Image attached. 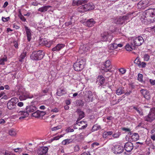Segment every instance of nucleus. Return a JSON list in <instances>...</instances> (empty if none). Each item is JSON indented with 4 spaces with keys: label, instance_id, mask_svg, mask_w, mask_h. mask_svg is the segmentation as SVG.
<instances>
[{
    "label": "nucleus",
    "instance_id": "1",
    "mask_svg": "<svg viewBox=\"0 0 155 155\" xmlns=\"http://www.w3.org/2000/svg\"><path fill=\"white\" fill-rule=\"evenodd\" d=\"M141 20L145 24L155 22V9L151 8L145 11L141 16Z\"/></svg>",
    "mask_w": 155,
    "mask_h": 155
},
{
    "label": "nucleus",
    "instance_id": "2",
    "mask_svg": "<svg viewBox=\"0 0 155 155\" xmlns=\"http://www.w3.org/2000/svg\"><path fill=\"white\" fill-rule=\"evenodd\" d=\"M44 53L41 50L33 51L30 56V59L33 61L41 60L44 56Z\"/></svg>",
    "mask_w": 155,
    "mask_h": 155
},
{
    "label": "nucleus",
    "instance_id": "3",
    "mask_svg": "<svg viewBox=\"0 0 155 155\" xmlns=\"http://www.w3.org/2000/svg\"><path fill=\"white\" fill-rule=\"evenodd\" d=\"M84 66V63L82 59L78 60L73 65L74 70L77 71L82 70Z\"/></svg>",
    "mask_w": 155,
    "mask_h": 155
},
{
    "label": "nucleus",
    "instance_id": "4",
    "mask_svg": "<svg viewBox=\"0 0 155 155\" xmlns=\"http://www.w3.org/2000/svg\"><path fill=\"white\" fill-rule=\"evenodd\" d=\"M18 101L17 98L13 97L7 103V107L9 110H12L15 108L16 104Z\"/></svg>",
    "mask_w": 155,
    "mask_h": 155
},
{
    "label": "nucleus",
    "instance_id": "5",
    "mask_svg": "<svg viewBox=\"0 0 155 155\" xmlns=\"http://www.w3.org/2000/svg\"><path fill=\"white\" fill-rule=\"evenodd\" d=\"M145 120L147 121L151 122L155 119V108L152 109L148 115L145 117Z\"/></svg>",
    "mask_w": 155,
    "mask_h": 155
},
{
    "label": "nucleus",
    "instance_id": "6",
    "mask_svg": "<svg viewBox=\"0 0 155 155\" xmlns=\"http://www.w3.org/2000/svg\"><path fill=\"white\" fill-rule=\"evenodd\" d=\"M84 96L86 97V98L85 99V101L87 103L93 101V95L92 91H85Z\"/></svg>",
    "mask_w": 155,
    "mask_h": 155
},
{
    "label": "nucleus",
    "instance_id": "7",
    "mask_svg": "<svg viewBox=\"0 0 155 155\" xmlns=\"http://www.w3.org/2000/svg\"><path fill=\"white\" fill-rule=\"evenodd\" d=\"M112 151L115 154L122 153L124 150L123 147L120 145H117L113 147L112 148Z\"/></svg>",
    "mask_w": 155,
    "mask_h": 155
},
{
    "label": "nucleus",
    "instance_id": "8",
    "mask_svg": "<svg viewBox=\"0 0 155 155\" xmlns=\"http://www.w3.org/2000/svg\"><path fill=\"white\" fill-rule=\"evenodd\" d=\"M101 39L103 41H110L112 38L111 35L107 32H104L101 34Z\"/></svg>",
    "mask_w": 155,
    "mask_h": 155
},
{
    "label": "nucleus",
    "instance_id": "9",
    "mask_svg": "<svg viewBox=\"0 0 155 155\" xmlns=\"http://www.w3.org/2000/svg\"><path fill=\"white\" fill-rule=\"evenodd\" d=\"M144 42L143 38L141 36H139L135 38L134 39V45L136 46H140L142 45Z\"/></svg>",
    "mask_w": 155,
    "mask_h": 155
},
{
    "label": "nucleus",
    "instance_id": "10",
    "mask_svg": "<svg viewBox=\"0 0 155 155\" xmlns=\"http://www.w3.org/2000/svg\"><path fill=\"white\" fill-rule=\"evenodd\" d=\"M148 2L147 0H142L138 3L137 6L138 8H140L144 9L148 6Z\"/></svg>",
    "mask_w": 155,
    "mask_h": 155
},
{
    "label": "nucleus",
    "instance_id": "11",
    "mask_svg": "<svg viewBox=\"0 0 155 155\" xmlns=\"http://www.w3.org/2000/svg\"><path fill=\"white\" fill-rule=\"evenodd\" d=\"M134 145L133 143L130 142H127L124 146L125 150L127 152H130L133 149Z\"/></svg>",
    "mask_w": 155,
    "mask_h": 155
},
{
    "label": "nucleus",
    "instance_id": "12",
    "mask_svg": "<svg viewBox=\"0 0 155 155\" xmlns=\"http://www.w3.org/2000/svg\"><path fill=\"white\" fill-rule=\"evenodd\" d=\"M48 150V148L46 147H42L38 150V155H45Z\"/></svg>",
    "mask_w": 155,
    "mask_h": 155
},
{
    "label": "nucleus",
    "instance_id": "13",
    "mask_svg": "<svg viewBox=\"0 0 155 155\" xmlns=\"http://www.w3.org/2000/svg\"><path fill=\"white\" fill-rule=\"evenodd\" d=\"M90 49V47L87 44L81 45L79 48V52L81 54L87 52Z\"/></svg>",
    "mask_w": 155,
    "mask_h": 155
},
{
    "label": "nucleus",
    "instance_id": "14",
    "mask_svg": "<svg viewBox=\"0 0 155 155\" xmlns=\"http://www.w3.org/2000/svg\"><path fill=\"white\" fill-rule=\"evenodd\" d=\"M25 28L26 31L27 39L28 41L29 42L31 41V31L30 29L26 26H25Z\"/></svg>",
    "mask_w": 155,
    "mask_h": 155
},
{
    "label": "nucleus",
    "instance_id": "15",
    "mask_svg": "<svg viewBox=\"0 0 155 155\" xmlns=\"http://www.w3.org/2000/svg\"><path fill=\"white\" fill-rule=\"evenodd\" d=\"M18 115L21 116L19 118V120L23 119L26 117H28L29 115V114L25 111H20L18 112Z\"/></svg>",
    "mask_w": 155,
    "mask_h": 155
},
{
    "label": "nucleus",
    "instance_id": "16",
    "mask_svg": "<svg viewBox=\"0 0 155 155\" xmlns=\"http://www.w3.org/2000/svg\"><path fill=\"white\" fill-rule=\"evenodd\" d=\"M65 45L62 44H58L52 49L53 51H59L65 47Z\"/></svg>",
    "mask_w": 155,
    "mask_h": 155
},
{
    "label": "nucleus",
    "instance_id": "17",
    "mask_svg": "<svg viewBox=\"0 0 155 155\" xmlns=\"http://www.w3.org/2000/svg\"><path fill=\"white\" fill-rule=\"evenodd\" d=\"M140 92L144 98L147 100L150 98V96L148 92L146 90L142 89L140 90Z\"/></svg>",
    "mask_w": 155,
    "mask_h": 155
},
{
    "label": "nucleus",
    "instance_id": "18",
    "mask_svg": "<svg viewBox=\"0 0 155 155\" xmlns=\"http://www.w3.org/2000/svg\"><path fill=\"white\" fill-rule=\"evenodd\" d=\"M122 18V16L117 17L116 18L114 19L113 22L116 24L122 25L124 23V20Z\"/></svg>",
    "mask_w": 155,
    "mask_h": 155
},
{
    "label": "nucleus",
    "instance_id": "19",
    "mask_svg": "<svg viewBox=\"0 0 155 155\" xmlns=\"http://www.w3.org/2000/svg\"><path fill=\"white\" fill-rule=\"evenodd\" d=\"M36 110V107L33 105L27 106L26 108V110L28 113L34 112Z\"/></svg>",
    "mask_w": 155,
    "mask_h": 155
},
{
    "label": "nucleus",
    "instance_id": "20",
    "mask_svg": "<svg viewBox=\"0 0 155 155\" xmlns=\"http://www.w3.org/2000/svg\"><path fill=\"white\" fill-rule=\"evenodd\" d=\"M87 11L92 10L94 8V5L92 3H88L84 5Z\"/></svg>",
    "mask_w": 155,
    "mask_h": 155
},
{
    "label": "nucleus",
    "instance_id": "21",
    "mask_svg": "<svg viewBox=\"0 0 155 155\" xmlns=\"http://www.w3.org/2000/svg\"><path fill=\"white\" fill-rule=\"evenodd\" d=\"M96 23L94 19L91 18L88 20L85 23V25L88 27H91Z\"/></svg>",
    "mask_w": 155,
    "mask_h": 155
},
{
    "label": "nucleus",
    "instance_id": "22",
    "mask_svg": "<svg viewBox=\"0 0 155 155\" xmlns=\"http://www.w3.org/2000/svg\"><path fill=\"white\" fill-rule=\"evenodd\" d=\"M51 7V6L49 5L44 6L39 8L38 11L42 13H45L47 12L48 9Z\"/></svg>",
    "mask_w": 155,
    "mask_h": 155
},
{
    "label": "nucleus",
    "instance_id": "23",
    "mask_svg": "<svg viewBox=\"0 0 155 155\" xmlns=\"http://www.w3.org/2000/svg\"><path fill=\"white\" fill-rule=\"evenodd\" d=\"M132 13L131 14L130 13H128L127 14L125 15L122 16V18L123 19L124 23L125 21H129L130 20V19H132L133 18V17H132Z\"/></svg>",
    "mask_w": 155,
    "mask_h": 155
},
{
    "label": "nucleus",
    "instance_id": "24",
    "mask_svg": "<svg viewBox=\"0 0 155 155\" xmlns=\"http://www.w3.org/2000/svg\"><path fill=\"white\" fill-rule=\"evenodd\" d=\"M66 93V91L64 89L60 88L58 89L57 94L58 96H61L64 94Z\"/></svg>",
    "mask_w": 155,
    "mask_h": 155
},
{
    "label": "nucleus",
    "instance_id": "25",
    "mask_svg": "<svg viewBox=\"0 0 155 155\" xmlns=\"http://www.w3.org/2000/svg\"><path fill=\"white\" fill-rule=\"evenodd\" d=\"M131 138L133 141H136L139 138V134L137 133H134L132 135Z\"/></svg>",
    "mask_w": 155,
    "mask_h": 155
},
{
    "label": "nucleus",
    "instance_id": "26",
    "mask_svg": "<svg viewBox=\"0 0 155 155\" xmlns=\"http://www.w3.org/2000/svg\"><path fill=\"white\" fill-rule=\"evenodd\" d=\"M113 132L112 131H104L102 135L103 137L104 138H106L108 136H110L113 134Z\"/></svg>",
    "mask_w": 155,
    "mask_h": 155
},
{
    "label": "nucleus",
    "instance_id": "27",
    "mask_svg": "<svg viewBox=\"0 0 155 155\" xmlns=\"http://www.w3.org/2000/svg\"><path fill=\"white\" fill-rule=\"evenodd\" d=\"M86 8L84 5H81L78 8V11L81 13H83L85 12H87L86 10Z\"/></svg>",
    "mask_w": 155,
    "mask_h": 155
},
{
    "label": "nucleus",
    "instance_id": "28",
    "mask_svg": "<svg viewBox=\"0 0 155 155\" xmlns=\"http://www.w3.org/2000/svg\"><path fill=\"white\" fill-rule=\"evenodd\" d=\"M42 44L45 45L46 47H50L52 44L51 41H48L46 40H44L43 41Z\"/></svg>",
    "mask_w": 155,
    "mask_h": 155
},
{
    "label": "nucleus",
    "instance_id": "29",
    "mask_svg": "<svg viewBox=\"0 0 155 155\" xmlns=\"http://www.w3.org/2000/svg\"><path fill=\"white\" fill-rule=\"evenodd\" d=\"M21 94L23 95L26 99L28 98H31L33 97L32 95L30 96L29 93L27 92H24L21 93Z\"/></svg>",
    "mask_w": 155,
    "mask_h": 155
},
{
    "label": "nucleus",
    "instance_id": "30",
    "mask_svg": "<svg viewBox=\"0 0 155 155\" xmlns=\"http://www.w3.org/2000/svg\"><path fill=\"white\" fill-rule=\"evenodd\" d=\"M98 78H99V83L100 85L103 84L105 81L104 78L102 75H99L98 76Z\"/></svg>",
    "mask_w": 155,
    "mask_h": 155
},
{
    "label": "nucleus",
    "instance_id": "31",
    "mask_svg": "<svg viewBox=\"0 0 155 155\" xmlns=\"http://www.w3.org/2000/svg\"><path fill=\"white\" fill-rule=\"evenodd\" d=\"M26 54L27 53L25 51H24L23 53H22L20 56L19 61L20 62H22L23 61V59L26 56Z\"/></svg>",
    "mask_w": 155,
    "mask_h": 155
},
{
    "label": "nucleus",
    "instance_id": "32",
    "mask_svg": "<svg viewBox=\"0 0 155 155\" xmlns=\"http://www.w3.org/2000/svg\"><path fill=\"white\" fill-rule=\"evenodd\" d=\"M72 142L71 140L70 139H67L64 140L62 142L63 144L66 145L69 144Z\"/></svg>",
    "mask_w": 155,
    "mask_h": 155
},
{
    "label": "nucleus",
    "instance_id": "33",
    "mask_svg": "<svg viewBox=\"0 0 155 155\" xmlns=\"http://www.w3.org/2000/svg\"><path fill=\"white\" fill-rule=\"evenodd\" d=\"M18 17L20 18V19L24 22L26 21V19L22 15L20 11H19V14L18 15Z\"/></svg>",
    "mask_w": 155,
    "mask_h": 155
},
{
    "label": "nucleus",
    "instance_id": "34",
    "mask_svg": "<svg viewBox=\"0 0 155 155\" xmlns=\"http://www.w3.org/2000/svg\"><path fill=\"white\" fill-rule=\"evenodd\" d=\"M88 0H78L77 1V5H79L82 4H84L87 2Z\"/></svg>",
    "mask_w": 155,
    "mask_h": 155
},
{
    "label": "nucleus",
    "instance_id": "35",
    "mask_svg": "<svg viewBox=\"0 0 155 155\" xmlns=\"http://www.w3.org/2000/svg\"><path fill=\"white\" fill-rule=\"evenodd\" d=\"M125 48L126 50L128 51H131L133 49V48L129 44H127L126 45Z\"/></svg>",
    "mask_w": 155,
    "mask_h": 155
},
{
    "label": "nucleus",
    "instance_id": "36",
    "mask_svg": "<svg viewBox=\"0 0 155 155\" xmlns=\"http://www.w3.org/2000/svg\"><path fill=\"white\" fill-rule=\"evenodd\" d=\"M124 93V91L121 88L118 89L116 91V93L118 95H120Z\"/></svg>",
    "mask_w": 155,
    "mask_h": 155
},
{
    "label": "nucleus",
    "instance_id": "37",
    "mask_svg": "<svg viewBox=\"0 0 155 155\" xmlns=\"http://www.w3.org/2000/svg\"><path fill=\"white\" fill-rule=\"evenodd\" d=\"M32 116L36 118H38L40 117V115L38 110L33 113L32 114Z\"/></svg>",
    "mask_w": 155,
    "mask_h": 155
},
{
    "label": "nucleus",
    "instance_id": "38",
    "mask_svg": "<svg viewBox=\"0 0 155 155\" xmlns=\"http://www.w3.org/2000/svg\"><path fill=\"white\" fill-rule=\"evenodd\" d=\"M79 117L78 119V121H79L80 120L84 118L85 117V114L83 111L79 114Z\"/></svg>",
    "mask_w": 155,
    "mask_h": 155
},
{
    "label": "nucleus",
    "instance_id": "39",
    "mask_svg": "<svg viewBox=\"0 0 155 155\" xmlns=\"http://www.w3.org/2000/svg\"><path fill=\"white\" fill-rule=\"evenodd\" d=\"M7 61V57L1 58L0 60V64L4 65L5 64V62Z\"/></svg>",
    "mask_w": 155,
    "mask_h": 155
},
{
    "label": "nucleus",
    "instance_id": "40",
    "mask_svg": "<svg viewBox=\"0 0 155 155\" xmlns=\"http://www.w3.org/2000/svg\"><path fill=\"white\" fill-rule=\"evenodd\" d=\"M9 135L12 136H15L17 133L14 130L11 129L9 130Z\"/></svg>",
    "mask_w": 155,
    "mask_h": 155
},
{
    "label": "nucleus",
    "instance_id": "41",
    "mask_svg": "<svg viewBox=\"0 0 155 155\" xmlns=\"http://www.w3.org/2000/svg\"><path fill=\"white\" fill-rule=\"evenodd\" d=\"M111 62L110 61L108 60L106 61L104 65L106 68H109L111 65Z\"/></svg>",
    "mask_w": 155,
    "mask_h": 155
},
{
    "label": "nucleus",
    "instance_id": "42",
    "mask_svg": "<svg viewBox=\"0 0 155 155\" xmlns=\"http://www.w3.org/2000/svg\"><path fill=\"white\" fill-rule=\"evenodd\" d=\"M49 89L48 88H45V89L43 90L42 91V94L43 96L45 95L48 92Z\"/></svg>",
    "mask_w": 155,
    "mask_h": 155
},
{
    "label": "nucleus",
    "instance_id": "43",
    "mask_svg": "<svg viewBox=\"0 0 155 155\" xmlns=\"http://www.w3.org/2000/svg\"><path fill=\"white\" fill-rule=\"evenodd\" d=\"M101 129L100 126H98L96 125H94L92 128V130H97Z\"/></svg>",
    "mask_w": 155,
    "mask_h": 155
},
{
    "label": "nucleus",
    "instance_id": "44",
    "mask_svg": "<svg viewBox=\"0 0 155 155\" xmlns=\"http://www.w3.org/2000/svg\"><path fill=\"white\" fill-rule=\"evenodd\" d=\"M143 58L145 61H147L150 59V56L148 54H145Z\"/></svg>",
    "mask_w": 155,
    "mask_h": 155
},
{
    "label": "nucleus",
    "instance_id": "45",
    "mask_svg": "<svg viewBox=\"0 0 155 155\" xmlns=\"http://www.w3.org/2000/svg\"><path fill=\"white\" fill-rule=\"evenodd\" d=\"M61 125L57 126L56 127H52L51 128V130H52V131H54V130H58L59 129H61Z\"/></svg>",
    "mask_w": 155,
    "mask_h": 155
},
{
    "label": "nucleus",
    "instance_id": "46",
    "mask_svg": "<svg viewBox=\"0 0 155 155\" xmlns=\"http://www.w3.org/2000/svg\"><path fill=\"white\" fill-rule=\"evenodd\" d=\"M135 63L137 64L139 67L141 66V62L138 59L136 58L134 61Z\"/></svg>",
    "mask_w": 155,
    "mask_h": 155
},
{
    "label": "nucleus",
    "instance_id": "47",
    "mask_svg": "<svg viewBox=\"0 0 155 155\" xmlns=\"http://www.w3.org/2000/svg\"><path fill=\"white\" fill-rule=\"evenodd\" d=\"M119 71L122 74H124L126 72V70L124 68H121L119 69Z\"/></svg>",
    "mask_w": 155,
    "mask_h": 155
},
{
    "label": "nucleus",
    "instance_id": "48",
    "mask_svg": "<svg viewBox=\"0 0 155 155\" xmlns=\"http://www.w3.org/2000/svg\"><path fill=\"white\" fill-rule=\"evenodd\" d=\"M143 79V75L140 74H139L138 75V80L139 81H141Z\"/></svg>",
    "mask_w": 155,
    "mask_h": 155
},
{
    "label": "nucleus",
    "instance_id": "49",
    "mask_svg": "<svg viewBox=\"0 0 155 155\" xmlns=\"http://www.w3.org/2000/svg\"><path fill=\"white\" fill-rule=\"evenodd\" d=\"M38 111H39V113L40 117H42L46 114L45 112L40 111V110H38Z\"/></svg>",
    "mask_w": 155,
    "mask_h": 155
},
{
    "label": "nucleus",
    "instance_id": "50",
    "mask_svg": "<svg viewBox=\"0 0 155 155\" xmlns=\"http://www.w3.org/2000/svg\"><path fill=\"white\" fill-rule=\"evenodd\" d=\"M14 150V151L15 152L20 153L22 151L23 149L22 148H17L16 149H15Z\"/></svg>",
    "mask_w": 155,
    "mask_h": 155
},
{
    "label": "nucleus",
    "instance_id": "51",
    "mask_svg": "<svg viewBox=\"0 0 155 155\" xmlns=\"http://www.w3.org/2000/svg\"><path fill=\"white\" fill-rule=\"evenodd\" d=\"M19 96V98L20 101H23L26 99V98L21 94Z\"/></svg>",
    "mask_w": 155,
    "mask_h": 155
},
{
    "label": "nucleus",
    "instance_id": "52",
    "mask_svg": "<svg viewBox=\"0 0 155 155\" xmlns=\"http://www.w3.org/2000/svg\"><path fill=\"white\" fill-rule=\"evenodd\" d=\"M66 131L68 133L73 132L74 131V130L73 129L71 128L70 127H69L66 129Z\"/></svg>",
    "mask_w": 155,
    "mask_h": 155
},
{
    "label": "nucleus",
    "instance_id": "53",
    "mask_svg": "<svg viewBox=\"0 0 155 155\" xmlns=\"http://www.w3.org/2000/svg\"><path fill=\"white\" fill-rule=\"evenodd\" d=\"M133 109L135 110L137 112L139 113V114L140 115H142V112L138 109V108H137L135 106L133 107Z\"/></svg>",
    "mask_w": 155,
    "mask_h": 155
},
{
    "label": "nucleus",
    "instance_id": "54",
    "mask_svg": "<svg viewBox=\"0 0 155 155\" xmlns=\"http://www.w3.org/2000/svg\"><path fill=\"white\" fill-rule=\"evenodd\" d=\"M74 149V151L77 152L79 150L80 147L78 145H77L75 146Z\"/></svg>",
    "mask_w": 155,
    "mask_h": 155
},
{
    "label": "nucleus",
    "instance_id": "55",
    "mask_svg": "<svg viewBox=\"0 0 155 155\" xmlns=\"http://www.w3.org/2000/svg\"><path fill=\"white\" fill-rule=\"evenodd\" d=\"M72 18H71V20L70 21H69L68 22H66L65 23V25L66 26H68L70 25H71L72 24V22L71 21V20H72Z\"/></svg>",
    "mask_w": 155,
    "mask_h": 155
},
{
    "label": "nucleus",
    "instance_id": "56",
    "mask_svg": "<svg viewBox=\"0 0 155 155\" xmlns=\"http://www.w3.org/2000/svg\"><path fill=\"white\" fill-rule=\"evenodd\" d=\"M111 47L113 49H116L117 48V44L116 43L113 44L111 45Z\"/></svg>",
    "mask_w": 155,
    "mask_h": 155
},
{
    "label": "nucleus",
    "instance_id": "57",
    "mask_svg": "<svg viewBox=\"0 0 155 155\" xmlns=\"http://www.w3.org/2000/svg\"><path fill=\"white\" fill-rule=\"evenodd\" d=\"M77 124L79 126H81V124H86V122L85 121H81L80 122H79V121H78V120L77 121Z\"/></svg>",
    "mask_w": 155,
    "mask_h": 155
},
{
    "label": "nucleus",
    "instance_id": "58",
    "mask_svg": "<svg viewBox=\"0 0 155 155\" xmlns=\"http://www.w3.org/2000/svg\"><path fill=\"white\" fill-rule=\"evenodd\" d=\"M10 18L9 17L5 18L3 17H2V21L4 22H6L9 20Z\"/></svg>",
    "mask_w": 155,
    "mask_h": 155
},
{
    "label": "nucleus",
    "instance_id": "59",
    "mask_svg": "<svg viewBox=\"0 0 155 155\" xmlns=\"http://www.w3.org/2000/svg\"><path fill=\"white\" fill-rule=\"evenodd\" d=\"M59 111V110L58 108H55L54 109H52L51 110V112H58Z\"/></svg>",
    "mask_w": 155,
    "mask_h": 155
},
{
    "label": "nucleus",
    "instance_id": "60",
    "mask_svg": "<svg viewBox=\"0 0 155 155\" xmlns=\"http://www.w3.org/2000/svg\"><path fill=\"white\" fill-rule=\"evenodd\" d=\"M32 144L31 143H29L28 144V147H27V150L28 148H29L30 150H29V151L30 152H31L33 150V149L32 148H31V146Z\"/></svg>",
    "mask_w": 155,
    "mask_h": 155
},
{
    "label": "nucleus",
    "instance_id": "61",
    "mask_svg": "<svg viewBox=\"0 0 155 155\" xmlns=\"http://www.w3.org/2000/svg\"><path fill=\"white\" fill-rule=\"evenodd\" d=\"M120 136V135L118 133H117L113 134L112 135L113 137L114 138H118Z\"/></svg>",
    "mask_w": 155,
    "mask_h": 155
},
{
    "label": "nucleus",
    "instance_id": "62",
    "mask_svg": "<svg viewBox=\"0 0 155 155\" xmlns=\"http://www.w3.org/2000/svg\"><path fill=\"white\" fill-rule=\"evenodd\" d=\"M122 130L124 131L125 132H130V129L129 128H126L125 127H123L122 128Z\"/></svg>",
    "mask_w": 155,
    "mask_h": 155
},
{
    "label": "nucleus",
    "instance_id": "63",
    "mask_svg": "<svg viewBox=\"0 0 155 155\" xmlns=\"http://www.w3.org/2000/svg\"><path fill=\"white\" fill-rule=\"evenodd\" d=\"M13 42L14 44V46L15 48H18V44L17 42L15 41H13Z\"/></svg>",
    "mask_w": 155,
    "mask_h": 155
},
{
    "label": "nucleus",
    "instance_id": "64",
    "mask_svg": "<svg viewBox=\"0 0 155 155\" xmlns=\"http://www.w3.org/2000/svg\"><path fill=\"white\" fill-rule=\"evenodd\" d=\"M81 155H91V154L89 151H87V152H83Z\"/></svg>",
    "mask_w": 155,
    "mask_h": 155
}]
</instances>
